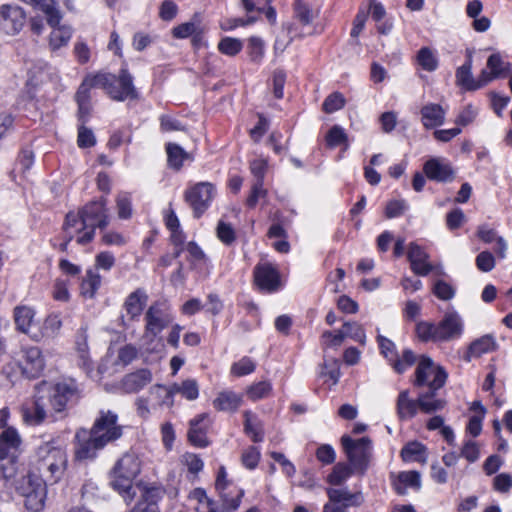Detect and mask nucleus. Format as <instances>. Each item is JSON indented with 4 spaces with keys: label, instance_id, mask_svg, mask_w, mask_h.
<instances>
[{
    "label": "nucleus",
    "instance_id": "obj_1",
    "mask_svg": "<svg viewBox=\"0 0 512 512\" xmlns=\"http://www.w3.org/2000/svg\"><path fill=\"white\" fill-rule=\"evenodd\" d=\"M66 229L75 228L79 232L76 242L80 245L90 243L95 237L96 228L101 230L109 224L110 216L107 199L101 197L84 205L77 212H69L66 217Z\"/></svg>",
    "mask_w": 512,
    "mask_h": 512
},
{
    "label": "nucleus",
    "instance_id": "obj_2",
    "mask_svg": "<svg viewBox=\"0 0 512 512\" xmlns=\"http://www.w3.org/2000/svg\"><path fill=\"white\" fill-rule=\"evenodd\" d=\"M142 461L134 452H127L117 460L110 472L109 485L129 504L144 486L135 484V478L141 472Z\"/></svg>",
    "mask_w": 512,
    "mask_h": 512
},
{
    "label": "nucleus",
    "instance_id": "obj_3",
    "mask_svg": "<svg viewBox=\"0 0 512 512\" xmlns=\"http://www.w3.org/2000/svg\"><path fill=\"white\" fill-rule=\"evenodd\" d=\"M68 464L66 450L54 442H46L37 449V470L45 481L56 483L64 475Z\"/></svg>",
    "mask_w": 512,
    "mask_h": 512
},
{
    "label": "nucleus",
    "instance_id": "obj_4",
    "mask_svg": "<svg viewBox=\"0 0 512 512\" xmlns=\"http://www.w3.org/2000/svg\"><path fill=\"white\" fill-rule=\"evenodd\" d=\"M37 390L46 399L52 414L63 412L69 403H75L80 397L79 390L73 381L55 385L43 383L37 387Z\"/></svg>",
    "mask_w": 512,
    "mask_h": 512
},
{
    "label": "nucleus",
    "instance_id": "obj_5",
    "mask_svg": "<svg viewBox=\"0 0 512 512\" xmlns=\"http://www.w3.org/2000/svg\"><path fill=\"white\" fill-rule=\"evenodd\" d=\"M341 444L355 473L364 475L373 459L371 439L369 437L352 439L349 435H343Z\"/></svg>",
    "mask_w": 512,
    "mask_h": 512
},
{
    "label": "nucleus",
    "instance_id": "obj_6",
    "mask_svg": "<svg viewBox=\"0 0 512 512\" xmlns=\"http://www.w3.org/2000/svg\"><path fill=\"white\" fill-rule=\"evenodd\" d=\"M446 371L427 356H421L415 370L413 385L417 388L427 387L428 390H439L445 385Z\"/></svg>",
    "mask_w": 512,
    "mask_h": 512
},
{
    "label": "nucleus",
    "instance_id": "obj_7",
    "mask_svg": "<svg viewBox=\"0 0 512 512\" xmlns=\"http://www.w3.org/2000/svg\"><path fill=\"white\" fill-rule=\"evenodd\" d=\"M46 482L41 477L29 474L23 478L20 492L24 497V505L31 512H40L45 505Z\"/></svg>",
    "mask_w": 512,
    "mask_h": 512
},
{
    "label": "nucleus",
    "instance_id": "obj_8",
    "mask_svg": "<svg viewBox=\"0 0 512 512\" xmlns=\"http://www.w3.org/2000/svg\"><path fill=\"white\" fill-rule=\"evenodd\" d=\"M118 415L111 410H101L90 429L96 435V441L100 446H106L109 442L119 439L122 434V426L117 423Z\"/></svg>",
    "mask_w": 512,
    "mask_h": 512
},
{
    "label": "nucleus",
    "instance_id": "obj_9",
    "mask_svg": "<svg viewBox=\"0 0 512 512\" xmlns=\"http://www.w3.org/2000/svg\"><path fill=\"white\" fill-rule=\"evenodd\" d=\"M145 321L144 341L150 339L154 342L156 336L172 323L173 316L165 302H155L146 311Z\"/></svg>",
    "mask_w": 512,
    "mask_h": 512
},
{
    "label": "nucleus",
    "instance_id": "obj_10",
    "mask_svg": "<svg viewBox=\"0 0 512 512\" xmlns=\"http://www.w3.org/2000/svg\"><path fill=\"white\" fill-rule=\"evenodd\" d=\"M107 79V84L101 85L107 94L116 101L134 99L137 97L136 89L133 85V77L126 68H122L118 77L112 74L103 73Z\"/></svg>",
    "mask_w": 512,
    "mask_h": 512
},
{
    "label": "nucleus",
    "instance_id": "obj_11",
    "mask_svg": "<svg viewBox=\"0 0 512 512\" xmlns=\"http://www.w3.org/2000/svg\"><path fill=\"white\" fill-rule=\"evenodd\" d=\"M214 195L215 187L212 183L199 182L185 192V200L198 218L207 210Z\"/></svg>",
    "mask_w": 512,
    "mask_h": 512
},
{
    "label": "nucleus",
    "instance_id": "obj_12",
    "mask_svg": "<svg viewBox=\"0 0 512 512\" xmlns=\"http://www.w3.org/2000/svg\"><path fill=\"white\" fill-rule=\"evenodd\" d=\"M21 374L27 378L38 377L45 367L41 350L35 346L24 347L21 350V359L18 360Z\"/></svg>",
    "mask_w": 512,
    "mask_h": 512
},
{
    "label": "nucleus",
    "instance_id": "obj_13",
    "mask_svg": "<svg viewBox=\"0 0 512 512\" xmlns=\"http://www.w3.org/2000/svg\"><path fill=\"white\" fill-rule=\"evenodd\" d=\"M436 340L447 342L459 338L463 332V322L455 311L445 313L440 322L436 324Z\"/></svg>",
    "mask_w": 512,
    "mask_h": 512
},
{
    "label": "nucleus",
    "instance_id": "obj_14",
    "mask_svg": "<svg viewBox=\"0 0 512 512\" xmlns=\"http://www.w3.org/2000/svg\"><path fill=\"white\" fill-rule=\"evenodd\" d=\"M26 15L17 5H2L0 7V24L7 34L19 33L25 25Z\"/></svg>",
    "mask_w": 512,
    "mask_h": 512
},
{
    "label": "nucleus",
    "instance_id": "obj_15",
    "mask_svg": "<svg viewBox=\"0 0 512 512\" xmlns=\"http://www.w3.org/2000/svg\"><path fill=\"white\" fill-rule=\"evenodd\" d=\"M77 444L75 446V458L77 460L92 459L96 452L105 446H100L96 441V435L91 430L79 429L75 434Z\"/></svg>",
    "mask_w": 512,
    "mask_h": 512
},
{
    "label": "nucleus",
    "instance_id": "obj_16",
    "mask_svg": "<svg viewBox=\"0 0 512 512\" xmlns=\"http://www.w3.org/2000/svg\"><path fill=\"white\" fill-rule=\"evenodd\" d=\"M254 278L259 289L266 292H275L282 286L279 272L269 263L257 265Z\"/></svg>",
    "mask_w": 512,
    "mask_h": 512
},
{
    "label": "nucleus",
    "instance_id": "obj_17",
    "mask_svg": "<svg viewBox=\"0 0 512 512\" xmlns=\"http://www.w3.org/2000/svg\"><path fill=\"white\" fill-rule=\"evenodd\" d=\"M210 425L208 413H201L189 421L188 440L196 447H206L209 442L207 439V430Z\"/></svg>",
    "mask_w": 512,
    "mask_h": 512
},
{
    "label": "nucleus",
    "instance_id": "obj_18",
    "mask_svg": "<svg viewBox=\"0 0 512 512\" xmlns=\"http://www.w3.org/2000/svg\"><path fill=\"white\" fill-rule=\"evenodd\" d=\"M153 380L152 372L149 369H138L126 374L119 382L122 392L131 394L138 393Z\"/></svg>",
    "mask_w": 512,
    "mask_h": 512
},
{
    "label": "nucleus",
    "instance_id": "obj_19",
    "mask_svg": "<svg viewBox=\"0 0 512 512\" xmlns=\"http://www.w3.org/2000/svg\"><path fill=\"white\" fill-rule=\"evenodd\" d=\"M23 419L30 425H38L42 423L49 415L53 416L46 399L37 390L34 401L31 405L23 407Z\"/></svg>",
    "mask_w": 512,
    "mask_h": 512
},
{
    "label": "nucleus",
    "instance_id": "obj_20",
    "mask_svg": "<svg viewBox=\"0 0 512 512\" xmlns=\"http://www.w3.org/2000/svg\"><path fill=\"white\" fill-rule=\"evenodd\" d=\"M426 176L438 182H448L454 178V171L443 158H431L424 164Z\"/></svg>",
    "mask_w": 512,
    "mask_h": 512
},
{
    "label": "nucleus",
    "instance_id": "obj_21",
    "mask_svg": "<svg viewBox=\"0 0 512 512\" xmlns=\"http://www.w3.org/2000/svg\"><path fill=\"white\" fill-rule=\"evenodd\" d=\"M471 69L472 62L471 56H469L467 62L457 69L456 80L459 85L465 87L467 90H476L489 83L487 70H482L479 79L474 80Z\"/></svg>",
    "mask_w": 512,
    "mask_h": 512
},
{
    "label": "nucleus",
    "instance_id": "obj_22",
    "mask_svg": "<svg viewBox=\"0 0 512 512\" xmlns=\"http://www.w3.org/2000/svg\"><path fill=\"white\" fill-rule=\"evenodd\" d=\"M428 254L417 244L411 243L408 251V259L411 263L412 271L420 276H426L433 270V266L428 262Z\"/></svg>",
    "mask_w": 512,
    "mask_h": 512
},
{
    "label": "nucleus",
    "instance_id": "obj_23",
    "mask_svg": "<svg viewBox=\"0 0 512 512\" xmlns=\"http://www.w3.org/2000/svg\"><path fill=\"white\" fill-rule=\"evenodd\" d=\"M396 410L401 420L412 419L419 410L418 398L412 399L409 390L401 391L396 400Z\"/></svg>",
    "mask_w": 512,
    "mask_h": 512
},
{
    "label": "nucleus",
    "instance_id": "obj_24",
    "mask_svg": "<svg viewBox=\"0 0 512 512\" xmlns=\"http://www.w3.org/2000/svg\"><path fill=\"white\" fill-rule=\"evenodd\" d=\"M420 114L422 124L427 129L441 126L445 121V110L439 104L429 103L424 105Z\"/></svg>",
    "mask_w": 512,
    "mask_h": 512
},
{
    "label": "nucleus",
    "instance_id": "obj_25",
    "mask_svg": "<svg viewBox=\"0 0 512 512\" xmlns=\"http://www.w3.org/2000/svg\"><path fill=\"white\" fill-rule=\"evenodd\" d=\"M140 493V500L131 512H159L157 501L159 490L154 487H143L137 490Z\"/></svg>",
    "mask_w": 512,
    "mask_h": 512
},
{
    "label": "nucleus",
    "instance_id": "obj_26",
    "mask_svg": "<svg viewBox=\"0 0 512 512\" xmlns=\"http://www.w3.org/2000/svg\"><path fill=\"white\" fill-rule=\"evenodd\" d=\"M226 477V469L225 467L221 466L218 471L215 487L222 498L223 509L227 512H230L238 508V500L237 498L231 500L229 499V494L226 492V490L230 487L231 483L227 480Z\"/></svg>",
    "mask_w": 512,
    "mask_h": 512
},
{
    "label": "nucleus",
    "instance_id": "obj_27",
    "mask_svg": "<svg viewBox=\"0 0 512 512\" xmlns=\"http://www.w3.org/2000/svg\"><path fill=\"white\" fill-rule=\"evenodd\" d=\"M147 299L148 296L142 289H137L130 293L124 303L127 315H129L131 319L139 317L147 303Z\"/></svg>",
    "mask_w": 512,
    "mask_h": 512
},
{
    "label": "nucleus",
    "instance_id": "obj_28",
    "mask_svg": "<svg viewBox=\"0 0 512 512\" xmlns=\"http://www.w3.org/2000/svg\"><path fill=\"white\" fill-rule=\"evenodd\" d=\"M393 485L400 495H404L408 488L419 490L421 488V474L417 471L400 472Z\"/></svg>",
    "mask_w": 512,
    "mask_h": 512
},
{
    "label": "nucleus",
    "instance_id": "obj_29",
    "mask_svg": "<svg viewBox=\"0 0 512 512\" xmlns=\"http://www.w3.org/2000/svg\"><path fill=\"white\" fill-rule=\"evenodd\" d=\"M242 396L233 391H222L213 400V406L219 411L235 412L242 404Z\"/></svg>",
    "mask_w": 512,
    "mask_h": 512
},
{
    "label": "nucleus",
    "instance_id": "obj_30",
    "mask_svg": "<svg viewBox=\"0 0 512 512\" xmlns=\"http://www.w3.org/2000/svg\"><path fill=\"white\" fill-rule=\"evenodd\" d=\"M328 498L331 501L339 502L347 509L351 506H359L363 503V496L360 492L351 493L346 489H327Z\"/></svg>",
    "mask_w": 512,
    "mask_h": 512
},
{
    "label": "nucleus",
    "instance_id": "obj_31",
    "mask_svg": "<svg viewBox=\"0 0 512 512\" xmlns=\"http://www.w3.org/2000/svg\"><path fill=\"white\" fill-rule=\"evenodd\" d=\"M437 390H428L418 394L419 410L426 414H431L445 408L446 401L441 398H436Z\"/></svg>",
    "mask_w": 512,
    "mask_h": 512
},
{
    "label": "nucleus",
    "instance_id": "obj_32",
    "mask_svg": "<svg viewBox=\"0 0 512 512\" xmlns=\"http://www.w3.org/2000/svg\"><path fill=\"white\" fill-rule=\"evenodd\" d=\"M497 347L492 335H484L470 344L465 359L469 361L471 357H480L482 354L495 351Z\"/></svg>",
    "mask_w": 512,
    "mask_h": 512
},
{
    "label": "nucleus",
    "instance_id": "obj_33",
    "mask_svg": "<svg viewBox=\"0 0 512 512\" xmlns=\"http://www.w3.org/2000/svg\"><path fill=\"white\" fill-rule=\"evenodd\" d=\"M107 79L108 77H106L102 73H98L96 75H88L87 77H85L76 93V101L90 102V89L93 87L101 88V85L107 84Z\"/></svg>",
    "mask_w": 512,
    "mask_h": 512
},
{
    "label": "nucleus",
    "instance_id": "obj_34",
    "mask_svg": "<svg viewBox=\"0 0 512 512\" xmlns=\"http://www.w3.org/2000/svg\"><path fill=\"white\" fill-rule=\"evenodd\" d=\"M201 20L199 14H194L191 21L182 23L173 28L172 34L175 38L183 39L194 35V39L203 35L205 30L201 27Z\"/></svg>",
    "mask_w": 512,
    "mask_h": 512
},
{
    "label": "nucleus",
    "instance_id": "obj_35",
    "mask_svg": "<svg viewBox=\"0 0 512 512\" xmlns=\"http://www.w3.org/2000/svg\"><path fill=\"white\" fill-rule=\"evenodd\" d=\"M35 311L28 306H17L14 309V321L17 330L25 334H31Z\"/></svg>",
    "mask_w": 512,
    "mask_h": 512
},
{
    "label": "nucleus",
    "instance_id": "obj_36",
    "mask_svg": "<svg viewBox=\"0 0 512 512\" xmlns=\"http://www.w3.org/2000/svg\"><path fill=\"white\" fill-rule=\"evenodd\" d=\"M62 327V321L58 314H50L44 320L41 329L38 333H34L31 337L38 341L41 338H54L56 337Z\"/></svg>",
    "mask_w": 512,
    "mask_h": 512
},
{
    "label": "nucleus",
    "instance_id": "obj_37",
    "mask_svg": "<svg viewBox=\"0 0 512 512\" xmlns=\"http://www.w3.org/2000/svg\"><path fill=\"white\" fill-rule=\"evenodd\" d=\"M244 431L252 439L253 442H261L263 440V425L257 415L251 411L243 413Z\"/></svg>",
    "mask_w": 512,
    "mask_h": 512
},
{
    "label": "nucleus",
    "instance_id": "obj_38",
    "mask_svg": "<svg viewBox=\"0 0 512 512\" xmlns=\"http://www.w3.org/2000/svg\"><path fill=\"white\" fill-rule=\"evenodd\" d=\"M72 36V30L67 25H59L52 27L49 37V46L52 51H56L63 46H66Z\"/></svg>",
    "mask_w": 512,
    "mask_h": 512
},
{
    "label": "nucleus",
    "instance_id": "obj_39",
    "mask_svg": "<svg viewBox=\"0 0 512 512\" xmlns=\"http://www.w3.org/2000/svg\"><path fill=\"white\" fill-rule=\"evenodd\" d=\"M487 68L489 69L487 73L490 82L494 78L505 76L510 69V64L504 61L500 54L495 53L488 58Z\"/></svg>",
    "mask_w": 512,
    "mask_h": 512
},
{
    "label": "nucleus",
    "instance_id": "obj_40",
    "mask_svg": "<svg viewBox=\"0 0 512 512\" xmlns=\"http://www.w3.org/2000/svg\"><path fill=\"white\" fill-rule=\"evenodd\" d=\"M404 461H416L426 463V448L419 442H410L401 451Z\"/></svg>",
    "mask_w": 512,
    "mask_h": 512
},
{
    "label": "nucleus",
    "instance_id": "obj_41",
    "mask_svg": "<svg viewBox=\"0 0 512 512\" xmlns=\"http://www.w3.org/2000/svg\"><path fill=\"white\" fill-rule=\"evenodd\" d=\"M294 14L301 24L308 25L311 24L313 20L318 17L319 10L313 9L309 4H307L303 0H296L294 4Z\"/></svg>",
    "mask_w": 512,
    "mask_h": 512
},
{
    "label": "nucleus",
    "instance_id": "obj_42",
    "mask_svg": "<svg viewBox=\"0 0 512 512\" xmlns=\"http://www.w3.org/2000/svg\"><path fill=\"white\" fill-rule=\"evenodd\" d=\"M101 285V276L93 270H88L81 282V294L87 298H93Z\"/></svg>",
    "mask_w": 512,
    "mask_h": 512
},
{
    "label": "nucleus",
    "instance_id": "obj_43",
    "mask_svg": "<svg viewBox=\"0 0 512 512\" xmlns=\"http://www.w3.org/2000/svg\"><path fill=\"white\" fill-rule=\"evenodd\" d=\"M169 165L175 169H180L184 160L190 158V155L178 144L168 143L166 145Z\"/></svg>",
    "mask_w": 512,
    "mask_h": 512
},
{
    "label": "nucleus",
    "instance_id": "obj_44",
    "mask_svg": "<svg viewBox=\"0 0 512 512\" xmlns=\"http://www.w3.org/2000/svg\"><path fill=\"white\" fill-rule=\"evenodd\" d=\"M353 473H355L353 467L346 463H337L328 476V482L332 485H341L347 480Z\"/></svg>",
    "mask_w": 512,
    "mask_h": 512
},
{
    "label": "nucleus",
    "instance_id": "obj_45",
    "mask_svg": "<svg viewBox=\"0 0 512 512\" xmlns=\"http://www.w3.org/2000/svg\"><path fill=\"white\" fill-rule=\"evenodd\" d=\"M247 51L251 62L260 63L265 54L264 41L257 36L250 37L248 39Z\"/></svg>",
    "mask_w": 512,
    "mask_h": 512
},
{
    "label": "nucleus",
    "instance_id": "obj_46",
    "mask_svg": "<svg viewBox=\"0 0 512 512\" xmlns=\"http://www.w3.org/2000/svg\"><path fill=\"white\" fill-rule=\"evenodd\" d=\"M191 500L197 501V506L195 510L197 512H216L215 505L212 500H210L206 492L201 488H196L190 493Z\"/></svg>",
    "mask_w": 512,
    "mask_h": 512
},
{
    "label": "nucleus",
    "instance_id": "obj_47",
    "mask_svg": "<svg viewBox=\"0 0 512 512\" xmlns=\"http://www.w3.org/2000/svg\"><path fill=\"white\" fill-rule=\"evenodd\" d=\"M418 64L426 71H434L438 67V59L434 51L428 47H423L417 54Z\"/></svg>",
    "mask_w": 512,
    "mask_h": 512
},
{
    "label": "nucleus",
    "instance_id": "obj_48",
    "mask_svg": "<svg viewBox=\"0 0 512 512\" xmlns=\"http://www.w3.org/2000/svg\"><path fill=\"white\" fill-rule=\"evenodd\" d=\"M217 48L220 53L234 57L242 50L243 43L238 38L224 37L219 41Z\"/></svg>",
    "mask_w": 512,
    "mask_h": 512
},
{
    "label": "nucleus",
    "instance_id": "obj_49",
    "mask_svg": "<svg viewBox=\"0 0 512 512\" xmlns=\"http://www.w3.org/2000/svg\"><path fill=\"white\" fill-rule=\"evenodd\" d=\"M150 396L156 400L158 406L171 408L174 405V399H171V393L164 385H154L149 389Z\"/></svg>",
    "mask_w": 512,
    "mask_h": 512
},
{
    "label": "nucleus",
    "instance_id": "obj_50",
    "mask_svg": "<svg viewBox=\"0 0 512 512\" xmlns=\"http://www.w3.org/2000/svg\"><path fill=\"white\" fill-rule=\"evenodd\" d=\"M415 362L416 355L413 353V351L406 349L403 351L401 356L397 354L396 359L393 360L391 365L397 373L401 374L408 367H411Z\"/></svg>",
    "mask_w": 512,
    "mask_h": 512
},
{
    "label": "nucleus",
    "instance_id": "obj_51",
    "mask_svg": "<svg viewBox=\"0 0 512 512\" xmlns=\"http://www.w3.org/2000/svg\"><path fill=\"white\" fill-rule=\"evenodd\" d=\"M117 215L120 219H129L132 215L131 197L126 192H121L116 197Z\"/></svg>",
    "mask_w": 512,
    "mask_h": 512
},
{
    "label": "nucleus",
    "instance_id": "obj_52",
    "mask_svg": "<svg viewBox=\"0 0 512 512\" xmlns=\"http://www.w3.org/2000/svg\"><path fill=\"white\" fill-rule=\"evenodd\" d=\"M346 100L340 92H333L326 97L322 104V109L325 113H333L342 109L345 106Z\"/></svg>",
    "mask_w": 512,
    "mask_h": 512
},
{
    "label": "nucleus",
    "instance_id": "obj_53",
    "mask_svg": "<svg viewBox=\"0 0 512 512\" xmlns=\"http://www.w3.org/2000/svg\"><path fill=\"white\" fill-rule=\"evenodd\" d=\"M218 239L225 245H231L236 240V232L231 224L220 220L216 227Z\"/></svg>",
    "mask_w": 512,
    "mask_h": 512
},
{
    "label": "nucleus",
    "instance_id": "obj_54",
    "mask_svg": "<svg viewBox=\"0 0 512 512\" xmlns=\"http://www.w3.org/2000/svg\"><path fill=\"white\" fill-rule=\"evenodd\" d=\"M434 295L443 301H449L455 296V288L444 280H437L433 286Z\"/></svg>",
    "mask_w": 512,
    "mask_h": 512
},
{
    "label": "nucleus",
    "instance_id": "obj_55",
    "mask_svg": "<svg viewBox=\"0 0 512 512\" xmlns=\"http://www.w3.org/2000/svg\"><path fill=\"white\" fill-rule=\"evenodd\" d=\"M271 389L269 382L261 381L248 387L246 393L251 400L256 401L268 396Z\"/></svg>",
    "mask_w": 512,
    "mask_h": 512
},
{
    "label": "nucleus",
    "instance_id": "obj_56",
    "mask_svg": "<svg viewBox=\"0 0 512 512\" xmlns=\"http://www.w3.org/2000/svg\"><path fill=\"white\" fill-rule=\"evenodd\" d=\"M326 143L329 147H336L341 144L347 145V134L342 127L334 125L326 135Z\"/></svg>",
    "mask_w": 512,
    "mask_h": 512
},
{
    "label": "nucleus",
    "instance_id": "obj_57",
    "mask_svg": "<svg viewBox=\"0 0 512 512\" xmlns=\"http://www.w3.org/2000/svg\"><path fill=\"white\" fill-rule=\"evenodd\" d=\"M345 336L349 337L360 344H365L366 335L363 327L357 322H345L343 325Z\"/></svg>",
    "mask_w": 512,
    "mask_h": 512
},
{
    "label": "nucleus",
    "instance_id": "obj_58",
    "mask_svg": "<svg viewBox=\"0 0 512 512\" xmlns=\"http://www.w3.org/2000/svg\"><path fill=\"white\" fill-rule=\"evenodd\" d=\"M436 324L434 323H430V322H419L416 326V333H417V336L422 340V341H433V342H438V340H436Z\"/></svg>",
    "mask_w": 512,
    "mask_h": 512
},
{
    "label": "nucleus",
    "instance_id": "obj_59",
    "mask_svg": "<svg viewBox=\"0 0 512 512\" xmlns=\"http://www.w3.org/2000/svg\"><path fill=\"white\" fill-rule=\"evenodd\" d=\"M460 456L465 458L469 463L476 462L480 457V448L477 442L473 440H467L464 442Z\"/></svg>",
    "mask_w": 512,
    "mask_h": 512
},
{
    "label": "nucleus",
    "instance_id": "obj_60",
    "mask_svg": "<svg viewBox=\"0 0 512 512\" xmlns=\"http://www.w3.org/2000/svg\"><path fill=\"white\" fill-rule=\"evenodd\" d=\"M255 370V363L248 357H243L231 367V373L235 376H244Z\"/></svg>",
    "mask_w": 512,
    "mask_h": 512
},
{
    "label": "nucleus",
    "instance_id": "obj_61",
    "mask_svg": "<svg viewBox=\"0 0 512 512\" xmlns=\"http://www.w3.org/2000/svg\"><path fill=\"white\" fill-rule=\"evenodd\" d=\"M378 344L380 347L381 354L390 362L396 359L398 354L395 344L384 336H378Z\"/></svg>",
    "mask_w": 512,
    "mask_h": 512
},
{
    "label": "nucleus",
    "instance_id": "obj_62",
    "mask_svg": "<svg viewBox=\"0 0 512 512\" xmlns=\"http://www.w3.org/2000/svg\"><path fill=\"white\" fill-rule=\"evenodd\" d=\"M291 28L290 24L282 27L281 34L277 36L274 43L276 53H282L292 42V37L290 36Z\"/></svg>",
    "mask_w": 512,
    "mask_h": 512
},
{
    "label": "nucleus",
    "instance_id": "obj_63",
    "mask_svg": "<svg viewBox=\"0 0 512 512\" xmlns=\"http://www.w3.org/2000/svg\"><path fill=\"white\" fill-rule=\"evenodd\" d=\"M260 451L254 447H248L241 456L242 464L248 469H254L260 460Z\"/></svg>",
    "mask_w": 512,
    "mask_h": 512
},
{
    "label": "nucleus",
    "instance_id": "obj_64",
    "mask_svg": "<svg viewBox=\"0 0 512 512\" xmlns=\"http://www.w3.org/2000/svg\"><path fill=\"white\" fill-rule=\"evenodd\" d=\"M266 195H267V190L264 189L262 180H256L252 186L251 194L247 198L246 203L249 207L253 208V207H255L257 202L260 199L265 198Z\"/></svg>",
    "mask_w": 512,
    "mask_h": 512
}]
</instances>
